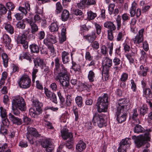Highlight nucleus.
I'll return each instance as SVG.
<instances>
[{"label":"nucleus","instance_id":"1","mask_svg":"<svg viewBox=\"0 0 152 152\" xmlns=\"http://www.w3.org/2000/svg\"><path fill=\"white\" fill-rule=\"evenodd\" d=\"M110 100V96L107 93L103 94L99 97L96 104L97 111L99 113L107 112Z\"/></svg>","mask_w":152,"mask_h":152},{"label":"nucleus","instance_id":"2","mask_svg":"<svg viewBox=\"0 0 152 152\" xmlns=\"http://www.w3.org/2000/svg\"><path fill=\"white\" fill-rule=\"evenodd\" d=\"M55 79L59 81L64 91H67L69 89V84L70 75L67 70H62V72L56 74Z\"/></svg>","mask_w":152,"mask_h":152},{"label":"nucleus","instance_id":"3","mask_svg":"<svg viewBox=\"0 0 152 152\" xmlns=\"http://www.w3.org/2000/svg\"><path fill=\"white\" fill-rule=\"evenodd\" d=\"M26 136L29 142L32 145L33 150H37L38 149V132L37 130L32 127L28 128Z\"/></svg>","mask_w":152,"mask_h":152},{"label":"nucleus","instance_id":"4","mask_svg":"<svg viewBox=\"0 0 152 152\" xmlns=\"http://www.w3.org/2000/svg\"><path fill=\"white\" fill-rule=\"evenodd\" d=\"M113 65V61L109 58L106 57L102 60V78L103 80L106 81L108 79L109 72Z\"/></svg>","mask_w":152,"mask_h":152},{"label":"nucleus","instance_id":"5","mask_svg":"<svg viewBox=\"0 0 152 152\" xmlns=\"http://www.w3.org/2000/svg\"><path fill=\"white\" fill-rule=\"evenodd\" d=\"M30 32V31L29 29L24 31L23 34L18 35L16 39L17 44L22 46L25 49L28 48V41L27 36Z\"/></svg>","mask_w":152,"mask_h":152},{"label":"nucleus","instance_id":"6","mask_svg":"<svg viewBox=\"0 0 152 152\" xmlns=\"http://www.w3.org/2000/svg\"><path fill=\"white\" fill-rule=\"evenodd\" d=\"M105 115L104 114H98L95 113L93 115L92 121L94 125H96L99 128H102L107 125L106 121L104 118Z\"/></svg>","mask_w":152,"mask_h":152},{"label":"nucleus","instance_id":"7","mask_svg":"<svg viewBox=\"0 0 152 152\" xmlns=\"http://www.w3.org/2000/svg\"><path fill=\"white\" fill-rule=\"evenodd\" d=\"M12 105L22 111H25L26 109L25 102L23 98L20 96L15 97L12 100Z\"/></svg>","mask_w":152,"mask_h":152},{"label":"nucleus","instance_id":"8","mask_svg":"<svg viewBox=\"0 0 152 152\" xmlns=\"http://www.w3.org/2000/svg\"><path fill=\"white\" fill-rule=\"evenodd\" d=\"M36 12H37V13L34 16V19L32 18L26 19V21L30 26L31 29V31L32 34H29L28 36L30 37H32L33 39H34L35 37L33 34H35L38 30V27L35 23L36 21L38 20V14L37 11Z\"/></svg>","mask_w":152,"mask_h":152},{"label":"nucleus","instance_id":"9","mask_svg":"<svg viewBox=\"0 0 152 152\" xmlns=\"http://www.w3.org/2000/svg\"><path fill=\"white\" fill-rule=\"evenodd\" d=\"M61 136L64 140H68L66 142L68 144L73 142L74 140L73 133L69 132V130L67 128L64 127L61 131Z\"/></svg>","mask_w":152,"mask_h":152},{"label":"nucleus","instance_id":"10","mask_svg":"<svg viewBox=\"0 0 152 152\" xmlns=\"http://www.w3.org/2000/svg\"><path fill=\"white\" fill-rule=\"evenodd\" d=\"M31 80L27 75H23L18 81V86L20 88L24 89L29 88L31 85Z\"/></svg>","mask_w":152,"mask_h":152},{"label":"nucleus","instance_id":"11","mask_svg":"<svg viewBox=\"0 0 152 152\" xmlns=\"http://www.w3.org/2000/svg\"><path fill=\"white\" fill-rule=\"evenodd\" d=\"M131 144V138H126L122 139L119 143L118 151V152H126V150L129 148Z\"/></svg>","mask_w":152,"mask_h":152},{"label":"nucleus","instance_id":"12","mask_svg":"<svg viewBox=\"0 0 152 152\" xmlns=\"http://www.w3.org/2000/svg\"><path fill=\"white\" fill-rule=\"evenodd\" d=\"M149 138L148 137H145L141 135L137 136L134 135L132 137V139L134 140L135 144L138 148L144 145Z\"/></svg>","mask_w":152,"mask_h":152},{"label":"nucleus","instance_id":"13","mask_svg":"<svg viewBox=\"0 0 152 152\" xmlns=\"http://www.w3.org/2000/svg\"><path fill=\"white\" fill-rule=\"evenodd\" d=\"M115 115L118 123H122L125 121L126 119L127 111L125 110L116 109Z\"/></svg>","mask_w":152,"mask_h":152},{"label":"nucleus","instance_id":"14","mask_svg":"<svg viewBox=\"0 0 152 152\" xmlns=\"http://www.w3.org/2000/svg\"><path fill=\"white\" fill-rule=\"evenodd\" d=\"M60 60L61 58L58 57H56L54 59L55 66L53 70V73L55 75L62 72V70H67L63 64H61V67Z\"/></svg>","mask_w":152,"mask_h":152},{"label":"nucleus","instance_id":"15","mask_svg":"<svg viewBox=\"0 0 152 152\" xmlns=\"http://www.w3.org/2000/svg\"><path fill=\"white\" fill-rule=\"evenodd\" d=\"M41 145L43 148H46V152H53L54 147L49 139L43 140L41 142Z\"/></svg>","mask_w":152,"mask_h":152},{"label":"nucleus","instance_id":"16","mask_svg":"<svg viewBox=\"0 0 152 152\" xmlns=\"http://www.w3.org/2000/svg\"><path fill=\"white\" fill-rule=\"evenodd\" d=\"M83 0L82 2L78 4H77V6L79 8L83 9H85V7L86 6L88 7V6L94 5L96 3V0Z\"/></svg>","mask_w":152,"mask_h":152},{"label":"nucleus","instance_id":"17","mask_svg":"<svg viewBox=\"0 0 152 152\" xmlns=\"http://www.w3.org/2000/svg\"><path fill=\"white\" fill-rule=\"evenodd\" d=\"M129 102L126 98H121L118 100V106L117 107V110H125V108L129 104Z\"/></svg>","mask_w":152,"mask_h":152},{"label":"nucleus","instance_id":"18","mask_svg":"<svg viewBox=\"0 0 152 152\" xmlns=\"http://www.w3.org/2000/svg\"><path fill=\"white\" fill-rule=\"evenodd\" d=\"M10 120L13 124L18 126L21 125L22 124V120L18 117L15 116L12 113H10L8 115Z\"/></svg>","mask_w":152,"mask_h":152},{"label":"nucleus","instance_id":"19","mask_svg":"<svg viewBox=\"0 0 152 152\" xmlns=\"http://www.w3.org/2000/svg\"><path fill=\"white\" fill-rule=\"evenodd\" d=\"M97 37V36L94 31H93L91 33L86 35L83 34L84 39L89 43L92 42L94 41Z\"/></svg>","mask_w":152,"mask_h":152},{"label":"nucleus","instance_id":"20","mask_svg":"<svg viewBox=\"0 0 152 152\" xmlns=\"http://www.w3.org/2000/svg\"><path fill=\"white\" fill-rule=\"evenodd\" d=\"M44 43L47 46L52 45L56 42L55 35L49 34L43 41Z\"/></svg>","mask_w":152,"mask_h":152},{"label":"nucleus","instance_id":"21","mask_svg":"<svg viewBox=\"0 0 152 152\" xmlns=\"http://www.w3.org/2000/svg\"><path fill=\"white\" fill-rule=\"evenodd\" d=\"M144 31V28H142L139 30L138 35H137L133 39L135 44H140L143 41V33Z\"/></svg>","mask_w":152,"mask_h":152},{"label":"nucleus","instance_id":"22","mask_svg":"<svg viewBox=\"0 0 152 152\" xmlns=\"http://www.w3.org/2000/svg\"><path fill=\"white\" fill-rule=\"evenodd\" d=\"M149 69L148 67H144L143 65H141L137 71V74L141 77H145L147 75V73L149 72Z\"/></svg>","mask_w":152,"mask_h":152},{"label":"nucleus","instance_id":"23","mask_svg":"<svg viewBox=\"0 0 152 152\" xmlns=\"http://www.w3.org/2000/svg\"><path fill=\"white\" fill-rule=\"evenodd\" d=\"M104 27L108 29L107 31H115L116 29V27L113 22L107 21L104 23Z\"/></svg>","mask_w":152,"mask_h":152},{"label":"nucleus","instance_id":"24","mask_svg":"<svg viewBox=\"0 0 152 152\" xmlns=\"http://www.w3.org/2000/svg\"><path fill=\"white\" fill-rule=\"evenodd\" d=\"M3 41L5 46H7L9 49H10L12 47V45L11 44V39L10 37L7 34H5L3 36Z\"/></svg>","mask_w":152,"mask_h":152},{"label":"nucleus","instance_id":"25","mask_svg":"<svg viewBox=\"0 0 152 152\" xmlns=\"http://www.w3.org/2000/svg\"><path fill=\"white\" fill-rule=\"evenodd\" d=\"M143 96L146 99V101L152 100V91L150 88L146 89L142 91Z\"/></svg>","mask_w":152,"mask_h":152},{"label":"nucleus","instance_id":"26","mask_svg":"<svg viewBox=\"0 0 152 152\" xmlns=\"http://www.w3.org/2000/svg\"><path fill=\"white\" fill-rule=\"evenodd\" d=\"M86 144L83 141L80 140L76 145V151L81 152L86 148Z\"/></svg>","mask_w":152,"mask_h":152},{"label":"nucleus","instance_id":"27","mask_svg":"<svg viewBox=\"0 0 152 152\" xmlns=\"http://www.w3.org/2000/svg\"><path fill=\"white\" fill-rule=\"evenodd\" d=\"M43 10H42L41 13H39V24H41L42 28H44L46 27L47 22L45 17L43 16Z\"/></svg>","mask_w":152,"mask_h":152},{"label":"nucleus","instance_id":"28","mask_svg":"<svg viewBox=\"0 0 152 152\" xmlns=\"http://www.w3.org/2000/svg\"><path fill=\"white\" fill-rule=\"evenodd\" d=\"M31 57V55L28 52H23L20 54L19 59L21 61L23 59H26L31 62L32 61Z\"/></svg>","mask_w":152,"mask_h":152},{"label":"nucleus","instance_id":"29","mask_svg":"<svg viewBox=\"0 0 152 152\" xmlns=\"http://www.w3.org/2000/svg\"><path fill=\"white\" fill-rule=\"evenodd\" d=\"M38 109L36 107L31 108L29 110V115L34 118L37 119L38 118Z\"/></svg>","mask_w":152,"mask_h":152},{"label":"nucleus","instance_id":"30","mask_svg":"<svg viewBox=\"0 0 152 152\" xmlns=\"http://www.w3.org/2000/svg\"><path fill=\"white\" fill-rule=\"evenodd\" d=\"M61 58L63 63L64 64H65L68 63L69 61V53L65 51L62 52L61 54Z\"/></svg>","mask_w":152,"mask_h":152},{"label":"nucleus","instance_id":"31","mask_svg":"<svg viewBox=\"0 0 152 152\" xmlns=\"http://www.w3.org/2000/svg\"><path fill=\"white\" fill-rule=\"evenodd\" d=\"M20 13L16 14L15 16L18 20H21L23 18V15H26L27 13V10H20Z\"/></svg>","mask_w":152,"mask_h":152},{"label":"nucleus","instance_id":"32","mask_svg":"<svg viewBox=\"0 0 152 152\" xmlns=\"http://www.w3.org/2000/svg\"><path fill=\"white\" fill-rule=\"evenodd\" d=\"M70 14L68 10H63L61 14V19L63 21H66L68 19Z\"/></svg>","mask_w":152,"mask_h":152},{"label":"nucleus","instance_id":"33","mask_svg":"<svg viewBox=\"0 0 152 152\" xmlns=\"http://www.w3.org/2000/svg\"><path fill=\"white\" fill-rule=\"evenodd\" d=\"M148 109L147 106L143 104L142 106L138 110L140 115L141 116H144L147 113Z\"/></svg>","mask_w":152,"mask_h":152},{"label":"nucleus","instance_id":"34","mask_svg":"<svg viewBox=\"0 0 152 152\" xmlns=\"http://www.w3.org/2000/svg\"><path fill=\"white\" fill-rule=\"evenodd\" d=\"M133 131L134 133L139 134L144 132L145 129L141 125L137 124L134 128Z\"/></svg>","mask_w":152,"mask_h":152},{"label":"nucleus","instance_id":"35","mask_svg":"<svg viewBox=\"0 0 152 152\" xmlns=\"http://www.w3.org/2000/svg\"><path fill=\"white\" fill-rule=\"evenodd\" d=\"M1 56L4 66L5 67L7 68L8 66V56L5 53H2Z\"/></svg>","mask_w":152,"mask_h":152},{"label":"nucleus","instance_id":"36","mask_svg":"<svg viewBox=\"0 0 152 152\" xmlns=\"http://www.w3.org/2000/svg\"><path fill=\"white\" fill-rule=\"evenodd\" d=\"M4 28L6 31L11 34H12L14 33V28L12 25L10 23H5Z\"/></svg>","mask_w":152,"mask_h":152},{"label":"nucleus","instance_id":"37","mask_svg":"<svg viewBox=\"0 0 152 152\" xmlns=\"http://www.w3.org/2000/svg\"><path fill=\"white\" fill-rule=\"evenodd\" d=\"M75 100L76 104L78 107L81 108L83 106V97L81 96H77L76 97Z\"/></svg>","mask_w":152,"mask_h":152},{"label":"nucleus","instance_id":"38","mask_svg":"<svg viewBox=\"0 0 152 152\" xmlns=\"http://www.w3.org/2000/svg\"><path fill=\"white\" fill-rule=\"evenodd\" d=\"M132 114L130 115V118H131L133 121H137L138 120V114L136 108L134 109L131 112Z\"/></svg>","mask_w":152,"mask_h":152},{"label":"nucleus","instance_id":"39","mask_svg":"<svg viewBox=\"0 0 152 152\" xmlns=\"http://www.w3.org/2000/svg\"><path fill=\"white\" fill-rule=\"evenodd\" d=\"M72 69L74 70L75 72H81V67L79 64H77L75 62H74L73 60L72 61Z\"/></svg>","mask_w":152,"mask_h":152},{"label":"nucleus","instance_id":"40","mask_svg":"<svg viewBox=\"0 0 152 152\" xmlns=\"http://www.w3.org/2000/svg\"><path fill=\"white\" fill-rule=\"evenodd\" d=\"M57 95L58 97L60 100V105L61 106V108L64 107V102L65 101V98L63 97L60 91L57 92Z\"/></svg>","mask_w":152,"mask_h":152},{"label":"nucleus","instance_id":"41","mask_svg":"<svg viewBox=\"0 0 152 152\" xmlns=\"http://www.w3.org/2000/svg\"><path fill=\"white\" fill-rule=\"evenodd\" d=\"M81 86L83 90H86L88 91L90 90V88L92 87V86L90 83L86 82L82 83L81 84Z\"/></svg>","mask_w":152,"mask_h":152},{"label":"nucleus","instance_id":"42","mask_svg":"<svg viewBox=\"0 0 152 152\" xmlns=\"http://www.w3.org/2000/svg\"><path fill=\"white\" fill-rule=\"evenodd\" d=\"M8 128V127L1 125L0 127V134L4 136L7 135Z\"/></svg>","mask_w":152,"mask_h":152},{"label":"nucleus","instance_id":"43","mask_svg":"<svg viewBox=\"0 0 152 152\" xmlns=\"http://www.w3.org/2000/svg\"><path fill=\"white\" fill-rule=\"evenodd\" d=\"M91 28V26H87L85 24L80 25V30L81 31V34L83 36L84 32L88 31Z\"/></svg>","mask_w":152,"mask_h":152},{"label":"nucleus","instance_id":"44","mask_svg":"<svg viewBox=\"0 0 152 152\" xmlns=\"http://www.w3.org/2000/svg\"><path fill=\"white\" fill-rule=\"evenodd\" d=\"M125 56L129 60L130 64L134 63V59L136 56L129 53L126 54Z\"/></svg>","mask_w":152,"mask_h":152},{"label":"nucleus","instance_id":"45","mask_svg":"<svg viewBox=\"0 0 152 152\" xmlns=\"http://www.w3.org/2000/svg\"><path fill=\"white\" fill-rule=\"evenodd\" d=\"M69 115L67 111H66L65 113L62 114L60 117V119L61 122L66 123L67 118H69Z\"/></svg>","mask_w":152,"mask_h":152},{"label":"nucleus","instance_id":"46","mask_svg":"<svg viewBox=\"0 0 152 152\" xmlns=\"http://www.w3.org/2000/svg\"><path fill=\"white\" fill-rule=\"evenodd\" d=\"M130 83L131 89L133 93H136L137 92V83L135 82L134 80L133 79L130 80Z\"/></svg>","mask_w":152,"mask_h":152},{"label":"nucleus","instance_id":"47","mask_svg":"<svg viewBox=\"0 0 152 152\" xmlns=\"http://www.w3.org/2000/svg\"><path fill=\"white\" fill-rule=\"evenodd\" d=\"M94 24L96 29L95 32L96 33V34L98 35H100L102 30V26L96 22L94 23Z\"/></svg>","mask_w":152,"mask_h":152},{"label":"nucleus","instance_id":"48","mask_svg":"<svg viewBox=\"0 0 152 152\" xmlns=\"http://www.w3.org/2000/svg\"><path fill=\"white\" fill-rule=\"evenodd\" d=\"M7 147L8 145L6 143H5L0 146V152H11V150L9 148L6 150Z\"/></svg>","mask_w":152,"mask_h":152},{"label":"nucleus","instance_id":"49","mask_svg":"<svg viewBox=\"0 0 152 152\" xmlns=\"http://www.w3.org/2000/svg\"><path fill=\"white\" fill-rule=\"evenodd\" d=\"M29 48L31 53H38V46L36 44L34 43L30 45Z\"/></svg>","mask_w":152,"mask_h":152},{"label":"nucleus","instance_id":"50","mask_svg":"<svg viewBox=\"0 0 152 152\" xmlns=\"http://www.w3.org/2000/svg\"><path fill=\"white\" fill-rule=\"evenodd\" d=\"M95 77V74L92 70H91L89 72L88 77L90 82H93L94 81V78Z\"/></svg>","mask_w":152,"mask_h":152},{"label":"nucleus","instance_id":"51","mask_svg":"<svg viewBox=\"0 0 152 152\" xmlns=\"http://www.w3.org/2000/svg\"><path fill=\"white\" fill-rule=\"evenodd\" d=\"M129 15L128 14L124 13L122 15V24L124 25L126 24V22H127L129 20L130 18L129 17Z\"/></svg>","mask_w":152,"mask_h":152},{"label":"nucleus","instance_id":"52","mask_svg":"<svg viewBox=\"0 0 152 152\" xmlns=\"http://www.w3.org/2000/svg\"><path fill=\"white\" fill-rule=\"evenodd\" d=\"M58 27L56 23L54 22L51 24L49 28L50 31L51 32H55L58 31Z\"/></svg>","mask_w":152,"mask_h":152},{"label":"nucleus","instance_id":"53","mask_svg":"<svg viewBox=\"0 0 152 152\" xmlns=\"http://www.w3.org/2000/svg\"><path fill=\"white\" fill-rule=\"evenodd\" d=\"M0 116L2 118H4L7 117V112L6 110L3 107H0Z\"/></svg>","mask_w":152,"mask_h":152},{"label":"nucleus","instance_id":"54","mask_svg":"<svg viewBox=\"0 0 152 152\" xmlns=\"http://www.w3.org/2000/svg\"><path fill=\"white\" fill-rule=\"evenodd\" d=\"M96 13L93 12L91 10L87 12V18L91 20L94 19L96 16Z\"/></svg>","mask_w":152,"mask_h":152},{"label":"nucleus","instance_id":"55","mask_svg":"<svg viewBox=\"0 0 152 152\" xmlns=\"http://www.w3.org/2000/svg\"><path fill=\"white\" fill-rule=\"evenodd\" d=\"M73 99L71 95H68L66 98V103L67 107H69L72 105Z\"/></svg>","mask_w":152,"mask_h":152},{"label":"nucleus","instance_id":"56","mask_svg":"<svg viewBox=\"0 0 152 152\" xmlns=\"http://www.w3.org/2000/svg\"><path fill=\"white\" fill-rule=\"evenodd\" d=\"M72 110L75 116V120L76 121H77L79 118L78 109L76 106H74Z\"/></svg>","mask_w":152,"mask_h":152},{"label":"nucleus","instance_id":"57","mask_svg":"<svg viewBox=\"0 0 152 152\" xmlns=\"http://www.w3.org/2000/svg\"><path fill=\"white\" fill-rule=\"evenodd\" d=\"M49 109L53 111L56 112L58 110V108L57 107H54L53 106H47L43 110V111L45 114H46L47 113V110Z\"/></svg>","mask_w":152,"mask_h":152},{"label":"nucleus","instance_id":"58","mask_svg":"<svg viewBox=\"0 0 152 152\" xmlns=\"http://www.w3.org/2000/svg\"><path fill=\"white\" fill-rule=\"evenodd\" d=\"M1 125L9 127L10 124V121L9 118H8L7 117H6L4 118H2Z\"/></svg>","mask_w":152,"mask_h":152},{"label":"nucleus","instance_id":"59","mask_svg":"<svg viewBox=\"0 0 152 152\" xmlns=\"http://www.w3.org/2000/svg\"><path fill=\"white\" fill-rule=\"evenodd\" d=\"M45 90V93L48 99H50L52 95L54 93L51 92L50 90H49L46 87L44 88Z\"/></svg>","mask_w":152,"mask_h":152},{"label":"nucleus","instance_id":"60","mask_svg":"<svg viewBox=\"0 0 152 152\" xmlns=\"http://www.w3.org/2000/svg\"><path fill=\"white\" fill-rule=\"evenodd\" d=\"M128 74L126 72H123L121 75L120 80L126 82L128 80Z\"/></svg>","mask_w":152,"mask_h":152},{"label":"nucleus","instance_id":"61","mask_svg":"<svg viewBox=\"0 0 152 152\" xmlns=\"http://www.w3.org/2000/svg\"><path fill=\"white\" fill-rule=\"evenodd\" d=\"M91 43V46L94 50H97L99 48V44L97 41H94Z\"/></svg>","mask_w":152,"mask_h":152},{"label":"nucleus","instance_id":"62","mask_svg":"<svg viewBox=\"0 0 152 152\" xmlns=\"http://www.w3.org/2000/svg\"><path fill=\"white\" fill-rule=\"evenodd\" d=\"M116 24L117 26V30H118L121 28V19L119 15H118L117 18L116 20Z\"/></svg>","mask_w":152,"mask_h":152},{"label":"nucleus","instance_id":"63","mask_svg":"<svg viewBox=\"0 0 152 152\" xmlns=\"http://www.w3.org/2000/svg\"><path fill=\"white\" fill-rule=\"evenodd\" d=\"M107 32L108 39L110 41H113L114 37L113 33L114 31H107Z\"/></svg>","mask_w":152,"mask_h":152},{"label":"nucleus","instance_id":"64","mask_svg":"<svg viewBox=\"0 0 152 152\" xmlns=\"http://www.w3.org/2000/svg\"><path fill=\"white\" fill-rule=\"evenodd\" d=\"M18 109V108H17V107H15L14 106H13L12 105V111L11 113H13V114L14 115L16 116L19 115L20 113V112Z\"/></svg>","mask_w":152,"mask_h":152}]
</instances>
